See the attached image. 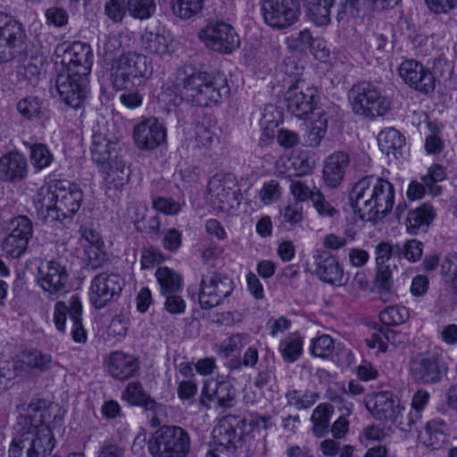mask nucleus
I'll return each instance as SVG.
<instances>
[{
  "instance_id": "f257e3e1",
  "label": "nucleus",
  "mask_w": 457,
  "mask_h": 457,
  "mask_svg": "<svg viewBox=\"0 0 457 457\" xmlns=\"http://www.w3.org/2000/svg\"><path fill=\"white\" fill-rule=\"evenodd\" d=\"M171 83L183 101L201 107L217 104L229 92L224 75L214 76L192 65L179 68Z\"/></svg>"
},
{
  "instance_id": "f03ea898",
  "label": "nucleus",
  "mask_w": 457,
  "mask_h": 457,
  "mask_svg": "<svg viewBox=\"0 0 457 457\" xmlns=\"http://www.w3.org/2000/svg\"><path fill=\"white\" fill-rule=\"evenodd\" d=\"M83 201L81 188L68 180L41 187L33 197L37 217L44 223L72 220Z\"/></svg>"
},
{
  "instance_id": "7ed1b4c3",
  "label": "nucleus",
  "mask_w": 457,
  "mask_h": 457,
  "mask_svg": "<svg viewBox=\"0 0 457 457\" xmlns=\"http://www.w3.org/2000/svg\"><path fill=\"white\" fill-rule=\"evenodd\" d=\"M395 196V187L390 181L366 176L353 185L349 200L361 220L376 222L392 212Z\"/></svg>"
},
{
  "instance_id": "20e7f679",
  "label": "nucleus",
  "mask_w": 457,
  "mask_h": 457,
  "mask_svg": "<svg viewBox=\"0 0 457 457\" xmlns=\"http://www.w3.org/2000/svg\"><path fill=\"white\" fill-rule=\"evenodd\" d=\"M151 75L147 57L136 52L121 53L111 67V80L115 90L144 87Z\"/></svg>"
},
{
  "instance_id": "39448f33",
  "label": "nucleus",
  "mask_w": 457,
  "mask_h": 457,
  "mask_svg": "<svg viewBox=\"0 0 457 457\" xmlns=\"http://www.w3.org/2000/svg\"><path fill=\"white\" fill-rule=\"evenodd\" d=\"M152 457H186L190 451V436L179 426L160 427L148 441Z\"/></svg>"
},
{
  "instance_id": "423d86ee",
  "label": "nucleus",
  "mask_w": 457,
  "mask_h": 457,
  "mask_svg": "<svg viewBox=\"0 0 457 457\" xmlns=\"http://www.w3.org/2000/svg\"><path fill=\"white\" fill-rule=\"evenodd\" d=\"M55 445V439L49 427L22 431L12 440L10 457H46Z\"/></svg>"
},
{
  "instance_id": "0eeeda50",
  "label": "nucleus",
  "mask_w": 457,
  "mask_h": 457,
  "mask_svg": "<svg viewBox=\"0 0 457 457\" xmlns=\"http://www.w3.org/2000/svg\"><path fill=\"white\" fill-rule=\"evenodd\" d=\"M349 101L355 114L370 119L384 116L390 108L386 97L370 83L354 85L350 90Z\"/></svg>"
},
{
  "instance_id": "6e6552de",
  "label": "nucleus",
  "mask_w": 457,
  "mask_h": 457,
  "mask_svg": "<svg viewBox=\"0 0 457 457\" xmlns=\"http://www.w3.org/2000/svg\"><path fill=\"white\" fill-rule=\"evenodd\" d=\"M69 280L68 270L61 261L43 260L39 262L37 283L47 299L54 301L67 293Z\"/></svg>"
},
{
  "instance_id": "1a4fd4ad",
  "label": "nucleus",
  "mask_w": 457,
  "mask_h": 457,
  "mask_svg": "<svg viewBox=\"0 0 457 457\" xmlns=\"http://www.w3.org/2000/svg\"><path fill=\"white\" fill-rule=\"evenodd\" d=\"M24 25L13 16L0 11V63L14 60L27 46Z\"/></svg>"
},
{
  "instance_id": "9d476101",
  "label": "nucleus",
  "mask_w": 457,
  "mask_h": 457,
  "mask_svg": "<svg viewBox=\"0 0 457 457\" xmlns=\"http://www.w3.org/2000/svg\"><path fill=\"white\" fill-rule=\"evenodd\" d=\"M234 290V282L223 273L208 270L203 274L198 295L203 309H211L220 304Z\"/></svg>"
},
{
  "instance_id": "9b49d317",
  "label": "nucleus",
  "mask_w": 457,
  "mask_h": 457,
  "mask_svg": "<svg viewBox=\"0 0 457 457\" xmlns=\"http://www.w3.org/2000/svg\"><path fill=\"white\" fill-rule=\"evenodd\" d=\"M318 87L297 79L289 87L285 95L287 111L298 119H307L317 107L319 101Z\"/></svg>"
},
{
  "instance_id": "f8f14e48",
  "label": "nucleus",
  "mask_w": 457,
  "mask_h": 457,
  "mask_svg": "<svg viewBox=\"0 0 457 457\" xmlns=\"http://www.w3.org/2000/svg\"><path fill=\"white\" fill-rule=\"evenodd\" d=\"M260 10L264 23L278 30L294 25L300 15L297 0H262Z\"/></svg>"
},
{
  "instance_id": "ddd939ff",
  "label": "nucleus",
  "mask_w": 457,
  "mask_h": 457,
  "mask_svg": "<svg viewBox=\"0 0 457 457\" xmlns=\"http://www.w3.org/2000/svg\"><path fill=\"white\" fill-rule=\"evenodd\" d=\"M9 230L3 241L2 250L9 258H21L26 253L33 237L32 221L25 215H18L10 220Z\"/></svg>"
},
{
  "instance_id": "4468645a",
  "label": "nucleus",
  "mask_w": 457,
  "mask_h": 457,
  "mask_svg": "<svg viewBox=\"0 0 457 457\" xmlns=\"http://www.w3.org/2000/svg\"><path fill=\"white\" fill-rule=\"evenodd\" d=\"M124 278L118 273L101 272L96 275L89 287V300L96 309H102L118 299L123 287Z\"/></svg>"
},
{
  "instance_id": "2eb2a0df",
  "label": "nucleus",
  "mask_w": 457,
  "mask_h": 457,
  "mask_svg": "<svg viewBox=\"0 0 457 457\" xmlns=\"http://www.w3.org/2000/svg\"><path fill=\"white\" fill-rule=\"evenodd\" d=\"M198 37L207 47L220 54H230L240 45L235 29L223 21L209 23L199 31Z\"/></svg>"
},
{
  "instance_id": "dca6fc26",
  "label": "nucleus",
  "mask_w": 457,
  "mask_h": 457,
  "mask_svg": "<svg viewBox=\"0 0 457 457\" xmlns=\"http://www.w3.org/2000/svg\"><path fill=\"white\" fill-rule=\"evenodd\" d=\"M237 403V390L228 380L208 379L204 382L200 403L207 410L233 408Z\"/></svg>"
},
{
  "instance_id": "f3484780",
  "label": "nucleus",
  "mask_w": 457,
  "mask_h": 457,
  "mask_svg": "<svg viewBox=\"0 0 457 457\" xmlns=\"http://www.w3.org/2000/svg\"><path fill=\"white\" fill-rule=\"evenodd\" d=\"M87 76L60 71L55 79L56 90L62 102L73 109L82 107L86 100Z\"/></svg>"
},
{
  "instance_id": "a211bd4d",
  "label": "nucleus",
  "mask_w": 457,
  "mask_h": 457,
  "mask_svg": "<svg viewBox=\"0 0 457 457\" xmlns=\"http://www.w3.org/2000/svg\"><path fill=\"white\" fill-rule=\"evenodd\" d=\"M242 420L237 416L227 415L219 420L212 435L217 450L234 454L238 448L242 436Z\"/></svg>"
},
{
  "instance_id": "6ab92c4d",
  "label": "nucleus",
  "mask_w": 457,
  "mask_h": 457,
  "mask_svg": "<svg viewBox=\"0 0 457 457\" xmlns=\"http://www.w3.org/2000/svg\"><path fill=\"white\" fill-rule=\"evenodd\" d=\"M397 72L401 79L412 89L423 94L431 93L435 89L433 74L415 60L408 59L402 62Z\"/></svg>"
},
{
  "instance_id": "aec40b11",
  "label": "nucleus",
  "mask_w": 457,
  "mask_h": 457,
  "mask_svg": "<svg viewBox=\"0 0 457 457\" xmlns=\"http://www.w3.org/2000/svg\"><path fill=\"white\" fill-rule=\"evenodd\" d=\"M61 64L62 66L61 71L79 76H88L93 65L91 46L79 41L73 42L63 50Z\"/></svg>"
},
{
  "instance_id": "412c9836",
  "label": "nucleus",
  "mask_w": 457,
  "mask_h": 457,
  "mask_svg": "<svg viewBox=\"0 0 457 457\" xmlns=\"http://www.w3.org/2000/svg\"><path fill=\"white\" fill-rule=\"evenodd\" d=\"M312 259L315 266L313 273L321 281L337 287L344 284L343 266L330 252L317 249L313 252Z\"/></svg>"
},
{
  "instance_id": "4be33fe9",
  "label": "nucleus",
  "mask_w": 457,
  "mask_h": 457,
  "mask_svg": "<svg viewBox=\"0 0 457 457\" xmlns=\"http://www.w3.org/2000/svg\"><path fill=\"white\" fill-rule=\"evenodd\" d=\"M136 145L141 150H154L166 139V129L155 118H147L137 123L133 129Z\"/></svg>"
},
{
  "instance_id": "5701e85b",
  "label": "nucleus",
  "mask_w": 457,
  "mask_h": 457,
  "mask_svg": "<svg viewBox=\"0 0 457 457\" xmlns=\"http://www.w3.org/2000/svg\"><path fill=\"white\" fill-rule=\"evenodd\" d=\"M406 204H399L395 208V217L398 220L404 218L406 230L411 235H418L426 232L436 217V211L433 206L428 203L409 211L405 215Z\"/></svg>"
},
{
  "instance_id": "b1692460",
  "label": "nucleus",
  "mask_w": 457,
  "mask_h": 457,
  "mask_svg": "<svg viewBox=\"0 0 457 457\" xmlns=\"http://www.w3.org/2000/svg\"><path fill=\"white\" fill-rule=\"evenodd\" d=\"M365 405L375 419L392 423L397 422L401 411H403L399 400L390 392H380L367 396Z\"/></svg>"
},
{
  "instance_id": "393cba45",
  "label": "nucleus",
  "mask_w": 457,
  "mask_h": 457,
  "mask_svg": "<svg viewBox=\"0 0 457 457\" xmlns=\"http://www.w3.org/2000/svg\"><path fill=\"white\" fill-rule=\"evenodd\" d=\"M14 60L18 62L17 76L19 81H27L30 85H36L42 73L46 56L39 51L28 50L24 47Z\"/></svg>"
},
{
  "instance_id": "a878e982",
  "label": "nucleus",
  "mask_w": 457,
  "mask_h": 457,
  "mask_svg": "<svg viewBox=\"0 0 457 457\" xmlns=\"http://www.w3.org/2000/svg\"><path fill=\"white\" fill-rule=\"evenodd\" d=\"M123 397L131 404L143 407L145 411H152L151 425L155 427L161 424L160 416L165 414L164 405L156 403L149 395H147L139 382H130L128 384Z\"/></svg>"
},
{
  "instance_id": "bb28decb",
  "label": "nucleus",
  "mask_w": 457,
  "mask_h": 457,
  "mask_svg": "<svg viewBox=\"0 0 457 457\" xmlns=\"http://www.w3.org/2000/svg\"><path fill=\"white\" fill-rule=\"evenodd\" d=\"M54 364L50 354L37 349L24 350L16 356L15 369L29 373H43Z\"/></svg>"
},
{
  "instance_id": "cd10ccee",
  "label": "nucleus",
  "mask_w": 457,
  "mask_h": 457,
  "mask_svg": "<svg viewBox=\"0 0 457 457\" xmlns=\"http://www.w3.org/2000/svg\"><path fill=\"white\" fill-rule=\"evenodd\" d=\"M28 174V162L23 154L8 153L0 158V180L18 183Z\"/></svg>"
},
{
  "instance_id": "c85d7f7f",
  "label": "nucleus",
  "mask_w": 457,
  "mask_h": 457,
  "mask_svg": "<svg viewBox=\"0 0 457 457\" xmlns=\"http://www.w3.org/2000/svg\"><path fill=\"white\" fill-rule=\"evenodd\" d=\"M411 372L416 381L422 384H434L441 380L443 370L437 357L428 355L413 361Z\"/></svg>"
},
{
  "instance_id": "c756f323",
  "label": "nucleus",
  "mask_w": 457,
  "mask_h": 457,
  "mask_svg": "<svg viewBox=\"0 0 457 457\" xmlns=\"http://www.w3.org/2000/svg\"><path fill=\"white\" fill-rule=\"evenodd\" d=\"M172 38L164 29H146L141 36V46L148 54L164 58L170 56Z\"/></svg>"
},
{
  "instance_id": "7c9ffc66",
  "label": "nucleus",
  "mask_w": 457,
  "mask_h": 457,
  "mask_svg": "<svg viewBox=\"0 0 457 457\" xmlns=\"http://www.w3.org/2000/svg\"><path fill=\"white\" fill-rule=\"evenodd\" d=\"M447 432L446 422L440 418H436L426 423L423 430L420 432L419 438L427 447L437 450L446 443Z\"/></svg>"
},
{
  "instance_id": "2f4dec72",
  "label": "nucleus",
  "mask_w": 457,
  "mask_h": 457,
  "mask_svg": "<svg viewBox=\"0 0 457 457\" xmlns=\"http://www.w3.org/2000/svg\"><path fill=\"white\" fill-rule=\"evenodd\" d=\"M350 162L345 152H337L329 155L323 167V179L330 187H337L342 181Z\"/></svg>"
},
{
  "instance_id": "473e14b6",
  "label": "nucleus",
  "mask_w": 457,
  "mask_h": 457,
  "mask_svg": "<svg viewBox=\"0 0 457 457\" xmlns=\"http://www.w3.org/2000/svg\"><path fill=\"white\" fill-rule=\"evenodd\" d=\"M108 368L114 378L126 380L134 376L138 369V362L132 355L114 352L110 355Z\"/></svg>"
},
{
  "instance_id": "72a5a7b5",
  "label": "nucleus",
  "mask_w": 457,
  "mask_h": 457,
  "mask_svg": "<svg viewBox=\"0 0 457 457\" xmlns=\"http://www.w3.org/2000/svg\"><path fill=\"white\" fill-rule=\"evenodd\" d=\"M209 195L213 207L220 212H229L236 202L235 191L217 179H212L210 181Z\"/></svg>"
},
{
  "instance_id": "f704fd0d",
  "label": "nucleus",
  "mask_w": 457,
  "mask_h": 457,
  "mask_svg": "<svg viewBox=\"0 0 457 457\" xmlns=\"http://www.w3.org/2000/svg\"><path fill=\"white\" fill-rule=\"evenodd\" d=\"M129 170L125 162L119 156L107 163L104 172V181L106 188L120 190L128 182Z\"/></svg>"
},
{
  "instance_id": "c9c22d12",
  "label": "nucleus",
  "mask_w": 457,
  "mask_h": 457,
  "mask_svg": "<svg viewBox=\"0 0 457 457\" xmlns=\"http://www.w3.org/2000/svg\"><path fill=\"white\" fill-rule=\"evenodd\" d=\"M92 160L99 164L108 163L115 159L117 143L108 139L102 134H95L91 145Z\"/></svg>"
},
{
  "instance_id": "e433bc0d",
  "label": "nucleus",
  "mask_w": 457,
  "mask_h": 457,
  "mask_svg": "<svg viewBox=\"0 0 457 457\" xmlns=\"http://www.w3.org/2000/svg\"><path fill=\"white\" fill-rule=\"evenodd\" d=\"M336 0H304L307 14L318 26L328 25L330 22L331 7Z\"/></svg>"
},
{
  "instance_id": "4c0bfd02",
  "label": "nucleus",
  "mask_w": 457,
  "mask_h": 457,
  "mask_svg": "<svg viewBox=\"0 0 457 457\" xmlns=\"http://www.w3.org/2000/svg\"><path fill=\"white\" fill-rule=\"evenodd\" d=\"M82 304L78 295H72L70 300L69 317L72 323L71 336L75 342L85 343L87 332L81 321Z\"/></svg>"
},
{
  "instance_id": "58836bf2",
  "label": "nucleus",
  "mask_w": 457,
  "mask_h": 457,
  "mask_svg": "<svg viewBox=\"0 0 457 457\" xmlns=\"http://www.w3.org/2000/svg\"><path fill=\"white\" fill-rule=\"evenodd\" d=\"M162 295L178 294L182 288V278L175 270L168 267H160L155 271Z\"/></svg>"
},
{
  "instance_id": "ea45409f",
  "label": "nucleus",
  "mask_w": 457,
  "mask_h": 457,
  "mask_svg": "<svg viewBox=\"0 0 457 457\" xmlns=\"http://www.w3.org/2000/svg\"><path fill=\"white\" fill-rule=\"evenodd\" d=\"M332 413L333 406L329 403H320L313 410L311 422L312 433L316 437H323L328 434Z\"/></svg>"
},
{
  "instance_id": "a19ab883",
  "label": "nucleus",
  "mask_w": 457,
  "mask_h": 457,
  "mask_svg": "<svg viewBox=\"0 0 457 457\" xmlns=\"http://www.w3.org/2000/svg\"><path fill=\"white\" fill-rule=\"evenodd\" d=\"M404 137L395 129L388 128L378 136V145L380 151L386 155L395 154L404 145Z\"/></svg>"
},
{
  "instance_id": "79ce46f5",
  "label": "nucleus",
  "mask_w": 457,
  "mask_h": 457,
  "mask_svg": "<svg viewBox=\"0 0 457 457\" xmlns=\"http://www.w3.org/2000/svg\"><path fill=\"white\" fill-rule=\"evenodd\" d=\"M82 237L91 245L87 250V253L89 261L92 262V267L96 268L102 266L108 258L107 253L99 248L101 243L100 235L91 228H85L82 231Z\"/></svg>"
},
{
  "instance_id": "37998d69",
  "label": "nucleus",
  "mask_w": 457,
  "mask_h": 457,
  "mask_svg": "<svg viewBox=\"0 0 457 457\" xmlns=\"http://www.w3.org/2000/svg\"><path fill=\"white\" fill-rule=\"evenodd\" d=\"M319 398L318 393L308 390L292 389L286 394L287 405L294 406L298 411L309 409Z\"/></svg>"
},
{
  "instance_id": "c03bdc74",
  "label": "nucleus",
  "mask_w": 457,
  "mask_h": 457,
  "mask_svg": "<svg viewBox=\"0 0 457 457\" xmlns=\"http://www.w3.org/2000/svg\"><path fill=\"white\" fill-rule=\"evenodd\" d=\"M440 273L445 282L450 286L453 293L457 295V253L446 254L440 263Z\"/></svg>"
},
{
  "instance_id": "a18cd8bd",
  "label": "nucleus",
  "mask_w": 457,
  "mask_h": 457,
  "mask_svg": "<svg viewBox=\"0 0 457 457\" xmlns=\"http://www.w3.org/2000/svg\"><path fill=\"white\" fill-rule=\"evenodd\" d=\"M204 0H170L172 12L183 20H187L202 12Z\"/></svg>"
},
{
  "instance_id": "49530a36",
  "label": "nucleus",
  "mask_w": 457,
  "mask_h": 457,
  "mask_svg": "<svg viewBox=\"0 0 457 457\" xmlns=\"http://www.w3.org/2000/svg\"><path fill=\"white\" fill-rule=\"evenodd\" d=\"M278 349L286 362H295L303 354V340L296 336L288 337L279 343Z\"/></svg>"
},
{
  "instance_id": "de8ad7c7",
  "label": "nucleus",
  "mask_w": 457,
  "mask_h": 457,
  "mask_svg": "<svg viewBox=\"0 0 457 457\" xmlns=\"http://www.w3.org/2000/svg\"><path fill=\"white\" fill-rule=\"evenodd\" d=\"M445 178V169L441 164H433L429 167L428 174L421 177V180L427 186L428 194L436 196L442 192L438 182L443 181Z\"/></svg>"
},
{
  "instance_id": "09e8293b",
  "label": "nucleus",
  "mask_w": 457,
  "mask_h": 457,
  "mask_svg": "<svg viewBox=\"0 0 457 457\" xmlns=\"http://www.w3.org/2000/svg\"><path fill=\"white\" fill-rule=\"evenodd\" d=\"M409 310L403 305H392L379 313L381 322L386 326H399L409 320Z\"/></svg>"
},
{
  "instance_id": "8fccbe9b",
  "label": "nucleus",
  "mask_w": 457,
  "mask_h": 457,
  "mask_svg": "<svg viewBox=\"0 0 457 457\" xmlns=\"http://www.w3.org/2000/svg\"><path fill=\"white\" fill-rule=\"evenodd\" d=\"M328 117L322 112L319 113L318 118L312 123L307 132L305 143L308 146H318L327 133Z\"/></svg>"
},
{
  "instance_id": "3c124183",
  "label": "nucleus",
  "mask_w": 457,
  "mask_h": 457,
  "mask_svg": "<svg viewBox=\"0 0 457 457\" xmlns=\"http://www.w3.org/2000/svg\"><path fill=\"white\" fill-rule=\"evenodd\" d=\"M48 412L45 408H41L37 403H32L29 405L27 413L23 417V423L29 425L26 431H33L41 427H49L46 424V414Z\"/></svg>"
},
{
  "instance_id": "603ef678",
  "label": "nucleus",
  "mask_w": 457,
  "mask_h": 457,
  "mask_svg": "<svg viewBox=\"0 0 457 457\" xmlns=\"http://www.w3.org/2000/svg\"><path fill=\"white\" fill-rule=\"evenodd\" d=\"M42 101L37 96H26L18 101L16 110L26 120L38 118L42 113Z\"/></svg>"
},
{
  "instance_id": "864d4df0",
  "label": "nucleus",
  "mask_w": 457,
  "mask_h": 457,
  "mask_svg": "<svg viewBox=\"0 0 457 457\" xmlns=\"http://www.w3.org/2000/svg\"><path fill=\"white\" fill-rule=\"evenodd\" d=\"M128 12L135 19L145 20L155 12L154 0H127Z\"/></svg>"
},
{
  "instance_id": "5fc2aeb1",
  "label": "nucleus",
  "mask_w": 457,
  "mask_h": 457,
  "mask_svg": "<svg viewBox=\"0 0 457 457\" xmlns=\"http://www.w3.org/2000/svg\"><path fill=\"white\" fill-rule=\"evenodd\" d=\"M335 350L334 339L326 334L314 337L312 340L311 353L313 356L327 359Z\"/></svg>"
},
{
  "instance_id": "6e6d98bb",
  "label": "nucleus",
  "mask_w": 457,
  "mask_h": 457,
  "mask_svg": "<svg viewBox=\"0 0 457 457\" xmlns=\"http://www.w3.org/2000/svg\"><path fill=\"white\" fill-rule=\"evenodd\" d=\"M398 244L400 248L398 259L404 258L411 262H416L421 258L423 245L420 241L410 239Z\"/></svg>"
},
{
  "instance_id": "4d7b16f0",
  "label": "nucleus",
  "mask_w": 457,
  "mask_h": 457,
  "mask_svg": "<svg viewBox=\"0 0 457 457\" xmlns=\"http://www.w3.org/2000/svg\"><path fill=\"white\" fill-rule=\"evenodd\" d=\"M30 159L32 164L39 169H45L48 167L53 162V155L43 144H35L30 148Z\"/></svg>"
},
{
  "instance_id": "13d9d810",
  "label": "nucleus",
  "mask_w": 457,
  "mask_h": 457,
  "mask_svg": "<svg viewBox=\"0 0 457 457\" xmlns=\"http://www.w3.org/2000/svg\"><path fill=\"white\" fill-rule=\"evenodd\" d=\"M289 189L294 198L298 202H306L313 198L317 187L311 188L305 181L297 179H292L290 181Z\"/></svg>"
},
{
  "instance_id": "bf43d9fd",
  "label": "nucleus",
  "mask_w": 457,
  "mask_h": 457,
  "mask_svg": "<svg viewBox=\"0 0 457 457\" xmlns=\"http://www.w3.org/2000/svg\"><path fill=\"white\" fill-rule=\"evenodd\" d=\"M127 11L124 0H108L104 4V14L113 23H121Z\"/></svg>"
},
{
  "instance_id": "052dcab7",
  "label": "nucleus",
  "mask_w": 457,
  "mask_h": 457,
  "mask_svg": "<svg viewBox=\"0 0 457 457\" xmlns=\"http://www.w3.org/2000/svg\"><path fill=\"white\" fill-rule=\"evenodd\" d=\"M152 206L156 212L165 215H176L181 209L179 202L164 196H154L152 198Z\"/></svg>"
},
{
  "instance_id": "680f3d73",
  "label": "nucleus",
  "mask_w": 457,
  "mask_h": 457,
  "mask_svg": "<svg viewBox=\"0 0 457 457\" xmlns=\"http://www.w3.org/2000/svg\"><path fill=\"white\" fill-rule=\"evenodd\" d=\"M399 244L391 245L387 242H380L375 249L377 265H385L390 258L399 257Z\"/></svg>"
},
{
  "instance_id": "e2e57ef3",
  "label": "nucleus",
  "mask_w": 457,
  "mask_h": 457,
  "mask_svg": "<svg viewBox=\"0 0 457 457\" xmlns=\"http://www.w3.org/2000/svg\"><path fill=\"white\" fill-rule=\"evenodd\" d=\"M375 286L381 291L388 292L394 285L392 270L388 265H377Z\"/></svg>"
},
{
  "instance_id": "0e129e2a",
  "label": "nucleus",
  "mask_w": 457,
  "mask_h": 457,
  "mask_svg": "<svg viewBox=\"0 0 457 457\" xmlns=\"http://www.w3.org/2000/svg\"><path fill=\"white\" fill-rule=\"evenodd\" d=\"M245 345V337L241 334H235L226 338L220 346V354L223 357L239 352Z\"/></svg>"
},
{
  "instance_id": "69168bd1",
  "label": "nucleus",
  "mask_w": 457,
  "mask_h": 457,
  "mask_svg": "<svg viewBox=\"0 0 457 457\" xmlns=\"http://www.w3.org/2000/svg\"><path fill=\"white\" fill-rule=\"evenodd\" d=\"M312 40L310 31L303 29L287 37V43L292 49L305 51L312 46Z\"/></svg>"
},
{
  "instance_id": "338daca9",
  "label": "nucleus",
  "mask_w": 457,
  "mask_h": 457,
  "mask_svg": "<svg viewBox=\"0 0 457 457\" xmlns=\"http://www.w3.org/2000/svg\"><path fill=\"white\" fill-rule=\"evenodd\" d=\"M121 47V43L117 37H111L106 38L103 42V46L99 48L102 49V54L105 62L112 64L117 60L119 57V53Z\"/></svg>"
},
{
  "instance_id": "774afa93",
  "label": "nucleus",
  "mask_w": 457,
  "mask_h": 457,
  "mask_svg": "<svg viewBox=\"0 0 457 457\" xmlns=\"http://www.w3.org/2000/svg\"><path fill=\"white\" fill-rule=\"evenodd\" d=\"M46 19L48 25L62 28L68 24L69 14L62 7L51 6L46 11Z\"/></svg>"
}]
</instances>
